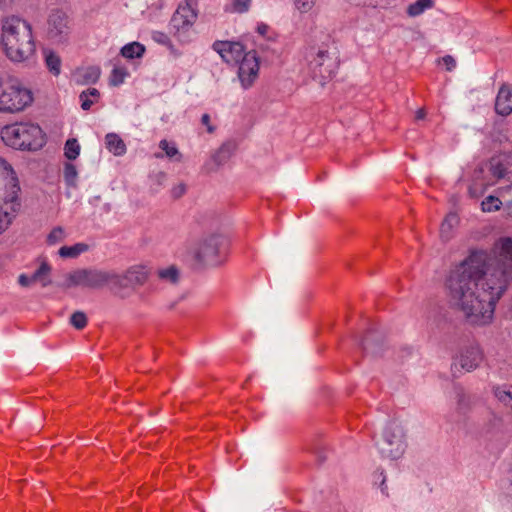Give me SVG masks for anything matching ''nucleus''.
<instances>
[{"instance_id":"obj_1","label":"nucleus","mask_w":512,"mask_h":512,"mask_svg":"<svg viewBox=\"0 0 512 512\" xmlns=\"http://www.w3.org/2000/svg\"><path fill=\"white\" fill-rule=\"evenodd\" d=\"M493 251V259L485 251H471L446 279L452 301L473 325L491 322L495 305L512 280V238H500Z\"/></svg>"},{"instance_id":"obj_2","label":"nucleus","mask_w":512,"mask_h":512,"mask_svg":"<svg viewBox=\"0 0 512 512\" xmlns=\"http://www.w3.org/2000/svg\"><path fill=\"white\" fill-rule=\"evenodd\" d=\"M2 45L6 56L13 62L29 60L35 53L36 45L31 25L17 17L10 16L2 23Z\"/></svg>"},{"instance_id":"obj_3","label":"nucleus","mask_w":512,"mask_h":512,"mask_svg":"<svg viewBox=\"0 0 512 512\" xmlns=\"http://www.w3.org/2000/svg\"><path fill=\"white\" fill-rule=\"evenodd\" d=\"M15 172L10 164L0 157V234H2L12 221V212H16L19 185L16 183Z\"/></svg>"},{"instance_id":"obj_4","label":"nucleus","mask_w":512,"mask_h":512,"mask_svg":"<svg viewBox=\"0 0 512 512\" xmlns=\"http://www.w3.org/2000/svg\"><path fill=\"white\" fill-rule=\"evenodd\" d=\"M1 138L7 146L20 150H38L45 144L41 127L32 123H15L1 129Z\"/></svg>"},{"instance_id":"obj_5","label":"nucleus","mask_w":512,"mask_h":512,"mask_svg":"<svg viewBox=\"0 0 512 512\" xmlns=\"http://www.w3.org/2000/svg\"><path fill=\"white\" fill-rule=\"evenodd\" d=\"M305 59L311 77L321 86L325 85L335 76L339 67L336 52L330 51L324 46L310 47L305 54Z\"/></svg>"},{"instance_id":"obj_6","label":"nucleus","mask_w":512,"mask_h":512,"mask_svg":"<svg viewBox=\"0 0 512 512\" xmlns=\"http://www.w3.org/2000/svg\"><path fill=\"white\" fill-rule=\"evenodd\" d=\"M33 102V93L20 80L10 78L0 83V112L17 113Z\"/></svg>"},{"instance_id":"obj_7","label":"nucleus","mask_w":512,"mask_h":512,"mask_svg":"<svg viewBox=\"0 0 512 512\" xmlns=\"http://www.w3.org/2000/svg\"><path fill=\"white\" fill-rule=\"evenodd\" d=\"M112 279V270L80 268L68 273L61 286L65 289L80 286L94 290L109 286L112 290Z\"/></svg>"},{"instance_id":"obj_8","label":"nucleus","mask_w":512,"mask_h":512,"mask_svg":"<svg viewBox=\"0 0 512 512\" xmlns=\"http://www.w3.org/2000/svg\"><path fill=\"white\" fill-rule=\"evenodd\" d=\"M225 243L222 235H205L193 247V256L202 265L217 266L222 262L221 254Z\"/></svg>"},{"instance_id":"obj_9","label":"nucleus","mask_w":512,"mask_h":512,"mask_svg":"<svg viewBox=\"0 0 512 512\" xmlns=\"http://www.w3.org/2000/svg\"><path fill=\"white\" fill-rule=\"evenodd\" d=\"M404 430L396 422L389 423L383 431L382 438L377 442L381 454L390 459H398L405 451Z\"/></svg>"},{"instance_id":"obj_10","label":"nucleus","mask_w":512,"mask_h":512,"mask_svg":"<svg viewBox=\"0 0 512 512\" xmlns=\"http://www.w3.org/2000/svg\"><path fill=\"white\" fill-rule=\"evenodd\" d=\"M112 291L123 297L122 291L126 288L142 286L148 279V272L144 266L135 265L123 273L112 270Z\"/></svg>"},{"instance_id":"obj_11","label":"nucleus","mask_w":512,"mask_h":512,"mask_svg":"<svg viewBox=\"0 0 512 512\" xmlns=\"http://www.w3.org/2000/svg\"><path fill=\"white\" fill-rule=\"evenodd\" d=\"M197 0H185L184 3L179 4L177 10L174 12L169 28L174 36H180L182 32L188 31L197 19Z\"/></svg>"},{"instance_id":"obj_12","label":"nucleus","mask_w":512,"mask_h":512,"mask_svg":"<svg viewBox=\"0 0 512 512\" xmlns=\"http://www.w3.org/2000/svg\"><path fill=\"white\" fill-rule=\"evenodd\" d=\"M71 32L70 21L66 13L60 10L52 11L47 22V35L57 43L65 42Z\"/></svg>"},{"instance_id":"obj_13","label":"nucleus","mask_w":512,"mask_h":512,"mask_svg":"<svg viewBox=\"0 0 512 512\" xmlns=\"http://www.w3.org/2000/svg\"><path fill=\"white\" fill-rule=\"evenodd\" d=\"M482 360V351L478 346H467L461 351L458 360L451 365V372L454 377H458L457 372H461V370L470 372L476 369Z\"/></svg>"},{"instance_id":"obj_14","label":"nucleus","mask_w":512,"mask_h":512,"mask_svg":"<svg viewBox=\"0 0 512 512\" xmlns=\"http://www.w3.org/2000/svg\"><path fill=\"white\" fill-rule=\"evenodd\" d=\"M238 67V77L242 87L247 89L252 86L258 76L259 61L254 50L244 54L240 59Z\"/></svg>"},{"instance_id":"obj_15","label":"nucleus","mask_w":512,"mask_h":512,"mask_svg":"<svg viewBox=\"0 0 512 512\" xmlns=\"http://www.w3.org/2000/svg\"><path fill=\"white\" fill-rule=\"evenodd\" d=\"M213 49L220 54L227 63H238L244 56V47L239 42L216 41Z\"/></svg>"},{"instance_id":"obj_16","label":"nucleus","mask_w":512,"mask_h":512,"mask_svg":"<svg viewBox=\"0 0 512 512\" xmlns=\"http://www.w3.org/2000/svg\"><path fill=\"white\" fill-rule=\"evenodd\" d=\"M510 166H512L511 152L500 153L489 160V171L497 179L505 178Z\"/></svg>"},{"instance_id":"obj_17","label":"nucleus","mask_w":512,"mask_h":512,"mask_svg":"<svg viewBox=\"0 0 512 512\" xmlns=\"http://www.w3.org/2000/svg\"><path fill=\"white\" fill-rule=\"evenodd\" d=\"M495 111L497 114L507 116L512 112V86L503 83L498 91L495 100Z\"/></svg>"},{"instance_id":"obj_18","label":"nucleus","mask_w":512,"mask_h":512,"mask_svg":"<svg viewBox=\"0 0 512 512\" xmlns=\"http://www.w3.org/2000/svg\"><path fill=\"white\" fill-rule=\"evenodd\" d=\"M505 424L503 417L497 414H491L483 426V434L488 439H500L504 435Z\"/></svg>"},{"instance_id":"obj_19","label":"nucleus","mask_w":512,"mask_h":512,"mask_svg":"<svg viewBox=\"0 0 512 512\" xmlns=\"http://www.w3.org/2000/svg\"><path fill=\"white\" fill-rule=\"evenodd\" d=\"M383 339L375 329H370L365 335L361 346L366 354L378 355L381 352Z\"/></svg>"},{"instance_id":"obj_20","label":"nucleus","mask_w":512,"mask_h":512,"mask_svg":"<svg viewBox=\"0 0 512 512\" xmlns=\"http://www.w3.org/2000/svg\"><path fill=\"white\" fill-rule=\"evenodd\" d=\"M235 150L236 143L234 141H226L212 155V160L217 166H221L230 159Z\"/></svg>"},{"instance_id":"obj_21","label":"nucleus","mask_w":512,"mask_h":512,"mask_svg":"<svg viewBox=\"0 0 512 512\" xmlns=\"http://www.w3.org/2000/svg\"><path fill=\"white\" fill-rule=\"evenodd\" d=\"M107 149L116 156L123 155L126 152V145L123 140L115 133H108L105 137Z\"/></svg>"},{"instance_id":"obj_22","label":"nucleus","mask_w":512,"mask_h":512,"mask_svg":"<svg viewBox=\"0 0 512 512\" xmlns=\"http://www.w3.org/2000/svg\"><path fill=\"white\" fill-rule=\"evenodd\" d=\"M101 74V70L97 66H90L81 70H78L77 75L79 77L78 82L81 84H94L98 81Z\"/></svg>"},{"instance_id":"obj_23","label":"nucleus","mask_w":512,"mask_h":512,"mask_svg":"<svg viewBox=\"0 0 512 512\" xmlns=\"http://www.w3.org/2000/svg\"><path fill=\"white\" fill-rule=\"evenodd\" d=\"M459 219L456 213H449L443 220L440 228V235L444 240L451 238L452 229L458 225Z\"/></svg>"},{"instance_id":"obj_24","label":"nucleus","mask_w":512,"mask_h":512,"mask_svg":"<svg viewBox=\"0 0 512 512\" xmlns=\"http://www.w3.org/2000/svg\"><path fill=\"white\" fill-rule=\"evenodd\" d=\"M51 272V266L43 262L40 267L31 275L33 283L40 282L43 287L51 284L49 274Z\"/></svg>"},{"instance_id":"obj_25","label":"nucleus","mask_w":512,"mask_h":512,"mask_svg":"<svg viewBox=\"0 0 512 512\" xmlns=\"http://www.w3.org/2000/svg\"><path fill=\"white\" fill-rule=\"evenodd\" d=\"M145 52V46L139 42L126 44L121 49V55L128 59L140 58Z\"/></svg>"},{"instance_id":"obj_26","label":"nucleus","mask_w":512,"mask_h":512,"mask_svg":"<svg viewBox=\"0 0 512 512\" xmlns=\"http://www.w3.org/2000/svg\"><path fill=\"white\" fill-rule=\"evenodd\" d=\"M455 393L457 399V410L461 414H466L472 407L471 397L467 395L461 387H455Z\"/></svg>"},{"instance_id":"obj_27","label":"nucleus","mask_w":512,"mask_h":512,"mask_svg":"<svg viewBox=\"0 0 512 512\" xmlns=\"http://www.w3.org/2000/svg\"><path fill=\"white\" fill-rule=\"evenodd\" d=\"M87 249L88 245L84 243H77L73 246H62L59 249L58 254L62 258H76Z\"/></svg>"},{"instance_id":"obj_28","label":"nucleus","mask_w":512,"mask_h":512,"mask_svg":"<svg viewBox=\"0 0 512 512\" xmlns=\"http://www.w3.org/2000/svg\"><path fill=\"white\" fill-rule=\"evenodd\" d=\"M494 396L512 410V387L497 386L493 389Z\"/></svg>"},{"instance_id":"obj_29","label":"nucleus","mask_w":512,"mask_h":512,"mask_svg":"<svg viewBox=\"0 0 512 512\" xmlns=\"http://www.w3.org/2000/svg\"><path fill=\"white\" fill-rule=\"evenodd\" d=\"M433 0H417L415 3L410 4L407 8V14L411 17H416L422 14L426 9L433 7Z\"/></svg>"},{"instance_id":"obj_30","label":"nucleus","mask_w":512,"mask_h":512,"mask_svg":"<svg viewBox=\"0 0 512 512\" xmlns=\"http://www.w3.org/2000/svg\"><path fill=\"white\" fill-rule=\"evenodd\" d=\"M46 65L51 73L54 75L60 74L61 60L59 56L53 52H49L45 55Z\"/></svg>"},{"instance_id":"obj_31","label":"nucleus","mask_w":512,"mask_h":512,"mask_svg":"<svg viewBox=\"0 0 512 512\" xmlns=\"http://www.w3.org/2000/svg\"><path fill=\"white\" fill-rule=\"evenodd\" d=\"M158 276L160 279L174 284L179 280V270L175 266H170L166 269L159 270Z\"/></svg>"},{"instance_id":"obj_32","label":"nucleus","mask_w":512,"mask_h":512,"mask_svg":"<svg viewBox=\"0 0 512 512\" xmlns=\"http://www.w3.org/2000/svg\"><path fill=\"white\" fill-rule=\"evenodd\" d=\"M159 147L165 152L168 158H175L176 161L180 162L182 155L175 145H170L167 140H161Z\"/></svg>"},{"instance_id":"obj_33","label":"nucleus","mask_w":512,"mask_h":512,"mask_svg":"<svg viewBox=\"0 0 512 512\" xmlns=\"http://www.w3.org/2000/svg\"><path fill=\"white\" fill-rule=\"evenodd\" d=\"M65 156L69 160H75L79 156L80 146L76 139H68L65 143Z\"/></svg>"},{"instance_id":"obj_34","label":"nucleus","mask_w":512,"mask_h":512,"mask_svg":"<svg viewBox=\"0 0 512 512\" xmlns=\"http://www.w3.org/2000/svg\"><path fill=\"white\" fill-rule=\"evenodd\" d=\"M77 179L76 167L71 163H66L64 166V180L68 186L75 187Z\"/></svg>"},{"instance_id":"obj_35","label":"nucleus","mask_w":512,"mask_h":512,"mask_svg":"<svg viewBox=\"0 0 512 512\" xmlns=\"http://www.w3.org/2000/svg\"><path fill=\"white\" fill-rule=\"evenodd\" d=\"M70 324L78 329L82 330L87 325V316L82 311H75L70 317Z\"/></svg>"},{"instance_id":"obj_36","label":"nucleus","mask_w":512,"mask_h":512,"mask_svg":"<svg viewBox=\"0 0 512 512\" xmlns=\"http://www.w3.org/2000/svg\"><path fill=\"white\" fill-rule=\"evenodd\" d=\"M501 201L495 196H488L482 201V210L484 212L497 211L500 209Z\"/></svg>"},{"instance_id":"obj_37","label":"nucleus","mask_w":512,"mask_h":512,"mask_svg":"<svg viewBox=\"0 0 512 512\" xmlns=\"http://www.w3.org/2000/svg\"><path fill=\"white\" fill-rule=\"evenodd\" d=\"M127 71L125 68L115 67L112 70L110 76V84L112 86H118L124 82L125 77L127 76Z\"/></svg>"},{"instance_id":"obj_38","label":"nucleus","mask_w":512,"mask_h":512,"mask_svg":"<svg viewBox=\"0 0 512 512\" xmlns=\"http://www.w3.org/2000/svg\"><path fill=\"white\" fill-rule=\"evenodd\" d=\"M65 238V232L62 227H55L47 236V242L50 245L59 243Z\"/></svg>"},{"instance_id":"obj_39","label":"nucleus","mask_w":512,"mask_h":512,"mask_svg":"<svg viewBox=\"0 0 512 512\" xmlns=\"http://www.w3.org/2000/svg\"><path fill=\"white\" fill-rule=\"evenodd\" d=\"M296 8L301 12L305 13L310 11L316 3V0H294Z\"/></svg>"},{"instance_id":"obj_40","label":"nucleus","mask_w":512,"mask_h":512,"mask_svg":"<svg viewBox=\"0 0 512 512\" xmlns=\"http://www.w3.org/2000/svg\"><path fill=\"white\" fill-rule=\"evenodd\" d=\"M152 39L160 44H163V45L171 44L168 35L165 34L164 32H160V31L153 32Z\"/></svg>"},{"instance_id":"obj_41","label":"nucleus","mask_w":512,"mask_h":512,"mask_svg":"<svg viewBox=\"0 0 512 512\" xmlns=\"http://www.w3.org/2000/svg\"><path fill=\"white\" fill-rule=\"evenodd\" d=\"M251 0H233L234 10L243 13L248 10Z\"/></svg>"},{"instance_id":"obj_42","label":"nucleus","mask_w":512,"mask_h":512,"mask_svg":"<svg viewBox=\"0 0 512 512\" xmlns=\"http://www.w3.org/2000/svg\"><path fill=\"white\" fill-rule=\"evenodd\" d=\"M439 63H443L447 71H452L456 67V60L451 55H445L439 59Z\"/></svg>"},{"instance_id":"obj_43","label":"nucleus","mask_w":512,"mask_h":512,"mask_svg":"<svg viewBox=\"0 0 512 512\" xmlns=\"http://www.w3.org/2000/svg\"><path fill=\"white\" fill-rule=\"evenodd\" d=\"M186 192V185L183 183L178 184L177 186L173 187L171 190V195L173 198L178 199L181 196H183Z\"/></svg>"},{"instance_id":"obj_44","label":"nucleus","mask_w":512,"mask_h":512,"mask_svg":"<svg viewBox=\"0 0 512 512\" xmlns=\"http://www.w3.org/2000/svg\"><path fill=\"white\" fill-rule=\"evenodd\" d=\"M91 97H88L85 93H81L79 96V99L81 101V108L83 110H89L91 106L93 105L94 101L90 99Z\"/></svg>"},{"instance_id":"obj_45","label":"nucleus","mask_w":512,"mask_h":512,"mask_svg":"<svg viewBox=\"0 0 512 512\" xmlns=\"http://www.w3.org/2000/svg\"><path fill=\"white\" fill-rule=\"evenodd\" d=\"M201 123L202 125L206 126L208 133H213L215 131V126L211 124L210 116L209 114L205 113L201 117Z\"/></svg>"},{"instance_id":"obj_46","label":"nucleus","mask_w":512,"mask_h":512,"mask_svg":"<svg viewBox=\"0 0 512 512\" xmlns=\"http://www.w3.org/2000/svg\"><path fill=\"white\" fill-rule=\"evenodd\" d=\"M377 480H380L381 492L383 494H385L386 496H388L387 487L385 485L386 477L384 476L383 471H380V472L375 474V481H377Z\"/></svg>"},{"instance_id":"obj_47","label":"nucleus","mask_w":512,"mask_h":512,"mask_svg":"<svg viewBox=\"0 0 512 512\" xmlns=\"http://www.w3.org/2000/svg\"><path fill=\"white\" fill-rule=\"evenodd\" d=\"M151 180L158 186H161L166 180V174L164 172H157L151 176Z\"/></svg>"},{"instance_id":"obj_48","label":"nucleus","mask_w":512,"mask_h":512,"mask_svg":"<svg viewBox=\"0 0 512 512\" xmlns=\"http://www.w3.org/2000/svg\"><path fill=\"white\" fill-rule=\"evenodd\" d=\"M18 283L23 287H28L33 283L32 277L27 276L26 274H21L18 278Z\"/></svg>"},{"instance_id":"obj_49","label":"nucleus","mask_w":512,"mask_h":512,"mask_svg":"<svg viewBox=\"0 0 512 512\" xmlns=\"http://www.w3.org/2000/svg\"><path fill=\"white\" fill-rule=\"evenodd\" d=\"M88 97H92L94 100H98L100 97V92L96 88H88L83 91Z\"/></svg>"},{"instance_id":"obj_50","label":"nucleus","mask_w":512,"mask_h":512,"mask_svg":"<svg viewBox=\"0 0 512 512\" xmlns=\"http://www.w3.org/2000/svg\"><path fill=\"white\" fill-rule=\"evenodd\" d=\"M426 116V111L424 108H420L416 111L415 118L416 120H422Z\"/></svg>"},{"instance_id":"obj_51","label":"nucleus","mask_w":512,"mask_h":512,"mask_svg":"<svg viewBox=\"0 0 512 512\" xmlns=\"http://www.w3.org/2000/svg\"><path fill=\"white\" fill-rule=\"evenodd\" d=\"M268 29L269 27L266 24H260L257 27V31L263 36L267 33Z\"/></svg>"},{"instance_id":"obj_52","label":"nucleus","mask_w":512,"mask_h":512,"mask_svg":"<svg viewBox=\"0 0 512 512\" xmlns=\"http://www.w3.org/2000/svg\"><path fill=\"white\" fill-rule=\"evenodd\" d=\"M506 178H507V181L512 183V171H507Z\"/></svg>"},{"instance_id":"obj_53","label":"nucleus","mask_w":512,"mask_h":512,"mask_svg":"<svg viewBox=\"0 0 512 512\" xmlns=\"http://www.w3.org/2000/svg\"><path fill=\"white\" fill-rule=\"evenodd\" d=\"M156 157H157V158H161V157H162V155H161V154H156Z\"/></svg>"},{"instance_id":"obj_54","label":"nucleus","mask_w":512,"mask_h":512,"mask_svg":"<svg viewBox=\"0 0 512 512\" xmlns=\"http://www.w3.org/2000/svg\"><path fill=\"white\" fill-rule=\"evenodd\" d=\"M511 485H512V482H511Z\"/></svg>"}]
</instances>
